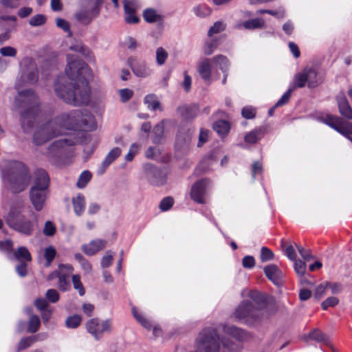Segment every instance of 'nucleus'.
<instances>
[{
  "instance_id": "obj_1",
  "label": "nucleus",
  "mask_w": 352,
  "mask_h": 352,
  "mask_svg": "<svg viewBox=\"0 0 352 352\" xmlns=\"http://www.w3.org/2000/svg\"><path fill=\"white\" fill-rule=\"evenodd\" d=\"M65 74L69 79L77 80L80 84L66 82L58 78L54 85L56 95L66 103L74 106L87 105L90 101V87L88 78L91 77V70L82 60H68Z\"/></svg>"
},
{
  "instance_id": "obj_2",
  "label": "nucleus",
  "mask_w": 352,
  "mask_h": 352,
  "mask_svg": "<svg viewBox=\"0 0 352 352\" xmlns=\"http://www.w3.org/2000/svg\"><path fill=\"white\" fill-rule=\"evenodd\" d=\"M3 183L12 194L24 192L32 179V173L24 162L11 160L8 162L1 173Z\"/></svg>"
},
{
  "instance_id": "obj_3",
  "label": "nucleus",
  "mask_w": 352,
  "mask_h": 352,
  "mask_svg": "<svg viewBox=\"0 0 352 352\" xmlns=\"http://www.w3.org/2000/svg\"><path fill=\"white\" fill-rule=\"evenodd\" d=\"M23 106L27 108L21 113V125L23 132L27 133L34 124L39 113L38 98L34 92L30 89L23 90L19 93Z\"/></svg>"
},
{
  "instance_id": "obj_4",
  "label": "nucleus",
  "mask_w": 352,
  "mask_h": 352,
  "mask_svg": "<svg viewBox=\"0 0 352 352\" xmlns=\"http://www.w3.org/2000/svg\"><path fill=\"white\" fill-rule=\"evenodd\" d=\"M235 318L248 325H253L260 322L263 313L259 307H256L254 304L248 300H244L240 302L234 311Z\"/></svg>"
},
{
  "instance_id": "obj_5",
  "label": "nucleus",
  "mask_w": 352,
  "mask_h": 352,
  "mask_svg": "<svg viewBox=\"0 0 352 352\" xmlns=\"http://www.w3.org/2000/svg\"><path fill=\"white\" fill-rule=\"evenodd\" d=\"M220 343L217 330L206 327L200 332L195 352H219Z\"/></svg>"
},
{
  "instance_id": "obj_6",
  "label": "nucleus",
  "mask_w": 352,
  "mask_h": 352,
  "mask_svg": "<svg viewBox=\"0 0 352 352\" xmlns=\"http://www.w3.org/2000/svg\"><path fill=\"white\" fill-rule=\"evenodd\" d=\"M85 328L96 340H99L104 333L112 331L113 326L110 319L104 320L100 323L98 318H93L86 322Z\"/></svg>"
},
{
  "instance_id": "obj_7",
  "label": "nucleus",
  "mask_w": 352,
  "mask_h": 352,
  "mask_svg": "<svg viewBox=\"0 0 352 352\" xmlns=\"http://www.w3.org/2000/svg\"><path fill=\"white\" fill-rule=\"evenodd\" d=\"M143 173L145 178L152 185L160 186L166 183V175L164 169L151 163L143 165Z\"/></svg>"
},
{
  "instance_id": "obj_8",
  "label": "nucleus",
  "mask_w": 352,
  "mask_h": 352,
  "mask_svg": "<svg viewBox=\"0 0 352 352\" xmlns=\"http://www.w3.org/2000/svg\"><path fill=\"white\" fill-rule=\"evenodd\" d=\"M60 129H56L53 122H50L38 129L34 134L33 142L36 145H42L50 140L60 135Z\"/></svg>"
},
{
  "instance_id": "obj_9",
  "label": "nucleus",
  "mask_w": 352,
  "mask_h": 352,
  "mask_svg": "<svg viewBox=\"0 0 352 352\" xmlns=\"http://www.w3.org/2000/svg\"><path fill=\"white\" fill-rule=\"evenodd\" d=\"M82 115L81 109H76L69 113H65L57 117L54 121V126L59 125L67 129H78L79 118Z\"/></svg>"
},
{
  "instance_id": "obj_10",
  "label": "nucleus",
  "mask_w": 352,
  "mask_h": 352,
  "mask_svg": "<svg viewBox=\"0 0 352 352\" xmlns=\"http://www.w3.org/2000/svg\"><path fill=\"white\" fill-rule=\"evenodd\" d=\"M75 142L72 139L63 138L52 142L48 147L47 155L50 157L60 158L68 151V148L73 146Z\"/></svg>"
},
{
  "instance_id": "obj_11",
  "label": "nucleus",
  "mask_w": 352,
  "mask_h": 352,
  "mask_svg": "<svg viewBox=\"0 0 352 352\" xmlns=\"http://www.w3.org/2000/svg\"><path fill=\"white\" fill-rule=\"evenodd\" d=\"M49 193V189L30 188L29 198L36 211L39 212L44 208Z\"/></svg>"
},
{
  "instance_id": "obj_12",
  "label": "nucleus",
  "mask_w": 352,
  "mask_h": 352,
  "mask_svg": "<svg viewBox=\"0 0 352 352\" xmlns=\"http://www.w3.org/2000/svg\"><path fill=\"white\" fill-rule=\"evenodd\" d=\"M211 181L208 178H203L196 182L190 190V197L197 203H204V196L208 188L210 186Z\"/></svg>"
},
{
  "instance_id": "obj_13",
  "label": "nucleus",
  "mask_w": 352,
  "mask_h": 352,
  "mask_svg": "<svg viewBox=\"0 0 352 352\" xmlns=\"http://www.w3.org/2000/svg\"><path fill=\"white\" fill-rule=\"evenodd\" d=\"M33 184L30 188L49 189L50 177L47 173L43 168L36 169L33 174Z\"/></svg>"
},
{
  "instance_id": "obj_14",
  "label": "nucleus",
  "mask_w": 352,
  "mask_h": 352,
  "mask_svg": "<svg viewBox=\"0 0 352 352\" xmlns=\"http://www.w3.org/2000/svg\"><path fill=\"white\" fill-rule=\"evenodd\" d=\"M8 226L15 231L24 234L25 236H30L34 232L33 223L25 218V216H21V218L17 221H14Z\"/></svg>"
},
{
  "instance_id": "obj_15",
  "label": "nucleus",
  "mask_w": 352,
  "mask_h": 352,
  "mask_svg": "<svg viewBox=\"0 0 352 352\" xmlns=\"http://www.w3.org/2000/svg\"><path fill=\"white\" fill-rule=\"evenodd\" d=\"M263 271L266 277L275 285H282L284 275L276 265H268L264 267Z\"/></svg>"
},
{
  "instance_id": "obj_16",
  "label": "nucleus",
  "mask_w": 352,
  "mask_h": 352,
  "mask_svg": "<svg viewBox=\"0 0 352 352\" xmlns=\"http://www.w3.org/2000/svg\"><path fill=\"white\" fill-rule=\"evenodd\" d=\"M25 207L24 201L23 199L16 200L10 206L9 212L6 218L7 224L12 223L14 221H17L21 218V214Z\"/></svg>"
},
{
  "instance_id": "obj_17",
  "label": "nucleus",
  "mask_w": 352,
  "mask_h": 352,
  "mask_svg": "<svg viewBox=\"0 0 352 352\" xmlns=\"http://www.w3.org/2000/svg\"><path fill=\"white\" fill-rule=\"evenodd\" d=\"M82 115L79 118L78 129L84 131H93L96 128L94 115L87 109H81Z\"/></svg>"
},
{
  "instance_id": "obj_18",
  "label": "nucleus",
  "mask_w": 352,
  "mask_h": 352,
  "mask_svg": "<svg viewBox=\"0 0 352 352\" xmlns=\"http://www.w3.org/2000/svg\"><path fill=\"white\" fill-rule=\"evenodd\" d=\"M336 102L340 115L347 120H351L352 108L344 93L342 92L337 95Z\"/></svg>"
},
{
  "instance_id": "obj_19",
  "label": "nucleus",
  "mask_w": 352,
  "mask_h": 352,
  "mask_svg": "<svg viewBox=\"0 0 352 352\" xmlns=\"http://www.w3.org/2000/svg\"><path fill=\"white\" fill-rule=\"evenodd\" d=\"M100 10L94 6L88 9L81 10L76 14V19L85 25L89 24L91 21L100 14Z\"/></svg>"
},
{
  "instance_id": "obj_20",
  "label": "nucleus",
  "mask_w": 352,
  "mask_h": 352,
  "mask_svg": "<svg viewBox=\"0 0 352 352\" xmlns=\"http://www.w3.org/2000/svg\"><path fill=\"white\" fill-rule=\"evenodd\" d=\"M22 77L30 84H34L37 82L38 78V72L36 63L32 60L29 61L25 65V69L23 71Z\"/></svg>"
},
{
  "instance_id": "obj_21",
  "label": "nucleus",
  "mask_w": 352,
  "mask_h": 352,
  "mask_svg": "<svg viewBox=\"0 0 352 352\" xmlns=\"http://www.w3.org/2000/svg\"><path fill=\"white\" fill-rule=\"evenodd\" d=\"M308 339L316 341L318 343H322L327 346H331L329 337L318 329H314L311 331L307 336H304V340L308 342Z\"/></svg>"
},
{
  "instance_id": "obj_22",
  "label": "nucleus",
  "mask_w": 352,
  "mask_h": 352,
  "mask_svg": "<svg viewBox=\"0 0 352 352\" xmlns=\"http://www.w3.org/2000/svg\"><path fill=\"white\" fill-rule=\"evenodd\" d=\"M177 111L184 120H192L199 111V106L197 104H184L178 107Z\"/></svg>"
},
{
  "instance_id": "obj_23",
  "label": "nucleus",
  "mask_w": 352,
  "mask_h": 352,
  "mask_svg": "<svg viewBox=\"0 0 352 352\" xmlns=\"http://www.w3.org/2000/svg\"><path fill=\"white\" fill-rule=\"evenodd\" d=\"M128 63L133 74L138 77L144 78L151 73L144 62H135L133 58H129Z\"/></svg>"
},
{
  "instance_id": "obj_24",
  "label": "nucleus",
  "mask_w": 352,
  "mask_h": 352,
  "mask_svg": "<svg viewBox=\"0 0 352 352\" xmlns=\"http://www.w3.org/2000/svg\"><path fill=\"white\" fill-rule=\"evenodd\" d=\"M107 241L102 239H96L91 241L88 245L82 246V251L88 256L94 255L100 250L106 247Z\"/></svg>"
},
{
  "instance_id": "obj_25",
  "label": "nucleus",
  "mask_w": 352,
  "mask_h": 352,
  "mask_svg": "<svg viewBox=\"0 0 352 352\" xmlns=\"http://www.w3.org/2000/svg\"><path fill=\"white\" fill-rule=\"evenodd\" d=\"M223 331L239 341H243L248 338V333L245 331L235 326H224Z\"/></svg>"
},
{
  "instance_id": "obj_26",
  "label": "nucleus",
  "mask_w": 352,
  "mask_h": 352,
  "mask_svg": "<svg viewBox=\"0 0 352 352\" xmlns=\"http://www.w3.org/2000/svg\"><path fill=\"white\" fill-rule=\"evenodd\" d=\"M249 297L252 300L255 307H259L260 310L263 311L267 304L265 296L257 291H251Z\"/></svg>"
},
{
  "instance_id": "obj_27",
  "label": "nucleus",
  "mask_w": 352,
  "mask_h": 352,
  "mask_svg": "<svg viewBox=\"0 0 352 352\" xmlns=\"http://www.w3.org/2000/svg\"><path fill=\"white\" fill-rule=\"evenodd\" d=\"M72 204L75 214L77 216H81L85 208V196L79 193L76 197H73Z\"/></svg>"
},
{
  "instance_id": "obj_28",
  "label": "nucleus",
  "mask_w": 352,
  "mask_h": 352,
  "mask_svg": "<svg viewBox=\"0 0 352 352\" xmlns=\"http://www.w3.org/2000/svg\"><path fill=\"white\" fill-rule=\"evenodd\" d=\"M198 72L201 77L205 80H210L211 65L209 59H205L198 65Z\"/></svg>"
},
{
  "instance_id": "obj_29",
  "label": "nucleus",
  "mask_w": 352,
  "mask_h": 352,
  "mask_svg": "<svg viewBox=\"0 0 352 352\" xmlns=\"http://www.w3.org/2000/svg\"><path fill=\"white\" fill-rule=\"evenodd\" d=\"M265 132L264 127H259L248 133L245 136L244 140L247 143L255 144L264 135Z\"/></svg>"
},
{
  "instance_id": "obj_30",
  "label": "nucleus",
  "mask_w": 352,
  "mask_h": 352,
  "mask_svg": "<svg viewBox=\"0 0 352 352\" xmlns=\"http://www.w3.org/2000/svg\"><path fill=\"white\" fill-rule=\"evenodd\" d=\"M14 258L19 262H31L32 256L28 249L25 246H21L14 252Z\"/></svg>"
},
{
  "instance_id": "obj_31",
  "label": "nucleus",
  "mask_w": 352,
  "mask_h": 352,
  "mask_svg": "<svg viewBox=\"0 0 352 352\" xmlns=\"http://www.w3.org/2000/svg\"><path fill=\"white\" fill-rule=\"evenodd\" d=\"M121 154V149L118 147H115L111 149L106 156L105 159L102 162V167L103 168L102 173L106 170V168L115 161Z\"/></svg>"
},
{
  "instance_id": "obj_32",
  "label": "nucleus",
  "mask_w": 352,
  "mask_h": 352,
  "mask_svg": "<svg viewBox=\"0 0 352 352\" xmlns=\"http://www.w3.org/2000/svg\"><path fill=\"white\" fill-rule=\"evenodd\" d=\"M306 78H307V85L309 88H315L319 85L317 80V72L315 69L311 67L304 68Z\"/></svg>"
},
{
  "instance_id": "obj_33",
  "label": "nucleus",
  "mask_w": 352,
  "mask_h": 352,
  "mask_svg": "<svg viewBox=\"0 0 352 352\" xmlns=\"http://www.w3.org/2000/svg\"><path fill=\"white\" fill-rule=\"evenodd\" d=\"M144 19L149 23H153L158 21H162L164 18L162 15L158 14L153 8H147L143 12Z\"/></svg>"
},
{
  "instance_id": "obj_34",
  "label": "nucleus",
  "mask_w": 352,
  "mask_h": 352,
  "mask_svg": "<svg viewBox=\"0 0 352 352\" xmlns=\"http://www.w3.org/2000/svg\"><path fill=\"white\" fill-rule=\"evenodd\" d=\"M144 103L146 104L148 108L152 111H162L160 102L155 94H152L146 95L144 98Z\"/></svg>"
},
{
  "instance_id": "obj_35",
  "label": "nucleus",
  "mask_w": 352,
  "mask_h": 352,
  "mask_svg": "<svg viewBox=\"0 0 352 352\" xmlns=\"http://www.w3.org/2000/svg\"><path fill=\"white\" fill-rule=\"evenodd\" d=\"M213 129L220 135H226L230 131V124L228 121L219 120L213 124Z\"/></svg>"
},
{
  "instance_id": "obj_36",
  "label": "nucleus",
  "mask_w": 352,
  "mask_h": 352,
  "mask_svg": "<svg viewBox=\"0 0 352 352\" xmlns=\"http://www.w3.org/2000/svg\"><path fill=\"white\" fill-rule=\"evenodd\" d=\"M321 120L335 130L342 122V120L340 117L332 115H326L321 118Z\"/></svg>"
},
{
  "instance_id": "obj_37",
  "label": "nucleus",
  "mask_w": 352,
  "mask_h": 352,
  "mask_svg": "<svg viewBox=\"0 0 352 352\" xmlns=\"http://www.w3.org/2000/svg\"><path fill=\"white\" fill-rule=\"evenodd\" d=\"M82 320V318L80 315L74 314L66 318L65 326L69 329H76L81 324Z\"/></svg>"
},
{
  "instance_id": "obj_38",
  "label": "nucleus",
  "mask_w": 352,
  "mask_h": 352,
  "mask_svg": "<svg viewBox=\"0 0 352 352\" xmlns=\"http://www.w3.org/2000/svg\"><path fill=\"white\" fill-rule=\"evenodd\" d=\"M70 50L75 52H78L85 56L88 60L95 62V57L93 55L92 52L84 45H72L70 47Z\"/></svg>"
},
{
  "instance_id": "obj_39",
  "label": "nucleus",
  "mask_w": 352,
  "mask_h": 352,
  "mask_svg": "<svg viewBox=\"0 0 352 352\" xmlns=\"http://www.w3.org/2000/svg\"><path fill=\"white\" fill-rule=\"evenodd\" d=\"M54 274H57V277L58 278V288L62 292H65L68 290L70 287V283L68 280V276L65 274H60V272L55 271Z\"/></svg>"
},
{
  "instance_id": "obj_40",
  "label": "nucleus",
  "mask_w": 352,
  "mask_h": 352,
  "mask_svg": "<svg viewBox=\"0 0 352 352\" xmlns=\"http://www.w3.org/2000/svg\"><path fill=\"white\" fill-rule=\"evenodd\" d=\"M213 61L219 67L223 73H226L229 67V60L226 56L219 54L213 57Z\"/></svg>"
},
{
  "instance_id": "obj_41",
  "label": "nucleus",
  "mask_w": 352,
  "mask_h": 352,
  "mask_svg": "<svg viewBox=\"0 0 352 352\" xmlns=\"http://www.w3.org/2000/svg\"><path fill=\"white\" fill-rule=\"evenodd\" d=\"M307 78H306L305 73L304 69L302 72L296 74L294 78V87L295 88H302L305 86L307 82Z\"/></svg>"
},
{
  "instance_id": "obj_42",
  "label": "nucleus",
  "mask_w": 352,
  "mask_h": 352,
  "mask_svg": "<svg viewBox=\"0 0 352 352\" xmlns=\"http://www.w3.org/2000/svg\"><path fill=\"white\" fill-rule=\"evenodd\" d=\"M41 321L38 316L32 315L28 321V331L34 333L39 329Z\"/></svg>"
},
{
  "instance_id": "obj_43",
  "label": "nucleus",
  "mask_w": 352,
  "mask_h": 352,
  "mask_svg": "<svg viewBox=\"0 0 352 352\" xmlns=\"http://www.w3.org/2000/svg\"><path fill=\"white\" fill-rule=\"evenodd\" d=\"M193 12L199 17H206L211 14L212 10L206 4H199L193 8Z\"/></svg>"
},
{
  "instance_id": "obj_44",
  "label": "nucleus",
  "mask_w": 352,
  "mask_h": 352,
  "mask_svg": "<svg viewBox=\"0 0 352 352\" xmlns=\"http://www.w3.org/2000/svg\"><path fill=\"white\" fill-rule=\"evenodd\" d=\"M56 254V249L50 245L45 248V252H44V258L46 260V262L45 263V267H50L55 258Z\"/></svg>"
},
{
  "instance_id": "obj_45",
  "label": "nucleus",
  "mask_w": 352,
  "mask_h": 352,
  "mask_svg": "<svg viewBox=\"0 0 352 352\" xmlns=\"http://www.w3.org/2000/svg\"><path fill=\"white\" fill-rule=\"evenodd\" d=\"M265 22L262 19H253L246 21L243 23V27L245 29L261 28L264 26Z\"/></svg>"
},
{
  "instance_id": "obj_46",
  "label": "nucleus",
  "mask_w": 352,
  "mask_h": 352,
  "mask_svg": "<svg viewBox=\"0 0 352 352\" xmlns=\"http://www.w3.org/2000/svg\"><path fill=\"white\" fill-rule=\"evenodd\" d=\"M91 173L89 170H84L80 175L76 186L78 188H85L91 179Z\"/></svg>"
},
{
  "instance_id": "obj_47",
  "label": "nucleus",
  "mask_w": 352,
  "mask_h": 352,
  "mask_svg": "<svg viewBox=\"0 0 352 352\" xmlns=\"http://www.w3.org/2000/svg\"><path fill=\"white\" fill-rule=\"evenodd\" d=\"M336 131L346 137L350 141L352 142V138L350 136L352 135V125L350 123L344 124V122H342Z\"/></svg>"
},
{
  "instance_id": "obj_48",
  "label": "nucleus",
  "mask_w": 352,
  "mask_h": 352,
  "mask_svg": "<svg viewBox=\"0 0 352 352\" xmlns=\"http://www.w3.org/2000/svg\"><path fill=\"white\" fill-rule=\"evenodd\" d=\"M219 45V41L216 38L206 41L204 47V54L206 55L212 54Z\"/></svg>"
},
{
  "instance_id": "obj_49",
  "label": "nucleus",
  "mask_w": 352,
  "mask_h": 352,
  "mask_svg": "<svg viewBox=\"0 0 352 352\" xmlns=\"http://www.w3.org/2000/svg\"><path fill=\"white\" fill-rule=\"evenodd\" d=\"M164 126L163 122H161L158 123L157 125L155 126L153 129V142L154 143H158L160 140V139L162 138L164 135Z\"/></svg>"
},
{
  "instance_id": "obj_50",
  "label": "nucleus",
  "mask_w": 352,
  "mask_h": 352,
  "mask_svg": "<svg viewBox=\"0 0 352 352\" xmlns=\"http://www.w3.org/2000/svg\"><path fill=\"white\" fill-rule=\"evenodd\" d=\"M72 283L74 285V288L75 289L78 290L79 295L81 296H84L85 294V289L84 288L82 283L80 281V275H78V274L73 275Z\"/></svg>"
},
{
  "instance_id": "obj_51",
  "label": "nucleus",
  "mask_w": 352,
  "mask_h": 352,
  "mask_svg": "<svg viewBox=\"0 0 352 352\" xmlns=\"http://www.w3.org/2000/svg\"><path fill=\"white\" fill-rule=\"evenodd\" d=\"M168 58V53L162 47H158L156 50V61L160 65H162L165 63L166 60Z\"/></svg>"
},
{
  "instance_id": "obj_52",
  "label": "nucleus",
  "mask_w": 352,
  "mask_h": 352,
  "mask_svg": "<svg viewBox=\"0 0 352 352\" xmlns=\"http://www.w3.org/2000/svg\"><path fill=\"white\" fill-rule=\"evenodd\" d=\"M46 22V17L43 14H36L33 16L29 21V24L31 26H40L45 24Z\"/></svg>"
},
{
  "instance_id": "obj_53",
  "label": "nucleus",
  "mask_w": 352,
  "mask_h": 352,
  "mask_svg": "<svg viewBox=\"0 0 352 352\" xmlns=\"http://www.w3.org/2000/svg\"><path fill=\"white\" fill-rule=\"evenodd\" d=\"M329 285H330V283L325 281L317 286L314 293V298H316L317 300H319L320 298H322V296H323V295L325 294V291L328 288Z\"/></svg>"
},
{
  "instance_id": "obj_54",
  "label": "nucleus",
  "mask_w": 352,
  "mask_h": 352,
  "mask_svg": "<svg viewBox=\"0 0 352 352\" xmlns=\"http://www.w3.org/2000/svg\"><path fill=\"white\" fill-rule=\"evenodd\" d=\"M174 204V199L171 197H164L160 203L159 208L162 211H167L171 208Z\"/></svg>"
},
{
  "instance_id": "obj_55",
  "label": "nucleus",
  "mask_w": 352,
  "mask_h": 352,
  "mask_svg": "<svg viewBox=\"0 0 352 352\" xmlns=\"http://www.w3.org/2000/svg\"><path fill=\"white\" fill-rule=\"evenodd\" d=\"M274 254L272 250L266 247H262L261 250V260L262 262H267L274 258Z\"/></svg>"
},
{
  "instance_id": "obj_56",
  "label": "nucleus",
  "mask_w": 352,
  "mask_h": 352,
  "mask_svg": "<svg viewBox=\"0 0 352 352\" xmlns=\"http://www.w3.org/2000/svg\"><path fill=\"white\" fill-rule=\"evenodd\" d=\"M33 342L32 337H26L21 339L19 342L17 344L16 351L19 352L21 351L25 350V349L30 347Z\"/></svg>"
},
{
  "instance_id": "obj_57",
  "label": "nucleus",
  "mask_w": 352,
  "mask_h": 352,
  "mask_svg": "<svg viewBox=\"0 0 352 352\" xmlns=\"http://www.w3.org/2000/svg\"><path fill=\"white\" fill-rule=\"evenodd\" d=\"M16 50L11 46H6L0 48V54L5 57H15L16 56Z\"/></svg>"
},
{
  "instance_id": "obj_58",
  "label": "nucleus",
  "mask_w": 352,
  "mask_h": 352,
  "mask_svg": "<svg viewBox=\"0 0 352 352\" xmlns=\"http://www.w3.org/2000/svg\"><path fill=\"white\" fill-rule=\"evenodd\" d=\"M339 302V300L336 297H329L321 303L323 310H327L329 307H333Z\"/></svg>"
},
{
  "instance_id": "obj_59",
  "label": "nucleus",
  "mask_w": 352,
  "mask_h": 352,
  "mask_svg": "<svg viewBox=\"0 0 352 352\" xmlns=\"http://www.w3.org/2000/svg\"><path fill=\"white\" fill-rule=\"evenodd\" d=\"M241 115L245 119H253L256 116V109L250 106L245 107L242 109Z\"/></svg>"
},
{
  "instance_id": "obj_60",
  "label": "nucleus",
  "mask_w": 352,
  "mask_h": 352,
  "mask_svg": "<svg viewBox=\"0 0 352 352\" xmlns=\"http://www.w3.org/2000/svg\"><path fill=\"white\" fill-rule=\"evenodd\" d=\"M294 261V270L299 276H303L306 272L307 265L305 262L301 260L296 259Z\"/></svg>"
},
{
  "instance_id": "obj_61",
  "label": "nucleus",
  "mask_w": 352,
  "mask_h": 352,
  "mask_svg": "<svg viewBox=\"0 0 352 352\" xmlns=\"http://www.w3.org/2000/svg\"><path fill=\"white\" fill-rule=\"evenodd\" d=\"M225 25L221 21H217L214 25L209 29L208 34L209 36H212L214 34H217L224 30Z\"/></svg>"
},
{
  "instance_id": "obj_62",
  "label": "nucleus",
  "mask_w": 352,
  "mask_h": 352,
  "mask_svg": "<svg viewBox=\"0 0 352 352\" xmlns=\"http://www.w3.org/2000/svg\"><path fill=\"white\" fill-rule=\"evenodd\" d=\"M133 91L129 89L125 88L119 90V96L122 102L129 101L133 96Z\"/></svg>"
},
{
  "instance_id": "obj_63",
  "label": "nucleus",
  "mask_w": 352,
  "mask_h": 352,
  "mask_svg": "<svg viewBox=\"0 0 352 352\" xmlns=\"http://www.w3.org/2000/svg\"><path fill=\"white\" fill-rule=\"evenodd\" d=\"M46 298L52 303H56L59 300V294L54 289H50L45 294Z\"/></svg>"
},
{
  "instance_id": "obj_64",
  "label": "nucleus",
  "mask_w": 352,
  "mask_h": 352,
  "mask_svg": "<svg viewBox=\"0 0 352 352\" xmlns=\"http://www.w3.org/2000/svg\"><path fill=\"white\" fill-rule=\"evenodd\" d=\"M56 227L54 224L50 221H47L45 223V226L43 230V234L47 236H52L55 234Z\"/></svg>"
}]
</instances>
